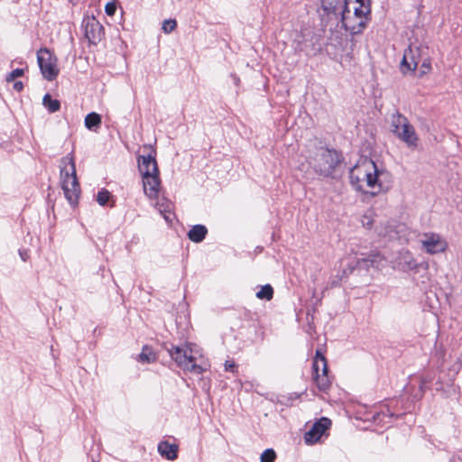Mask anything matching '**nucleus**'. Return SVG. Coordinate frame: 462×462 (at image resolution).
I'll use <instances>...</instances> for the list:
<instances>
[{"label": "nucleus", "mask_w": 462, "mask_h": 462, "mask_svg": "<svg viewBox=\"0 0 462 462\" xmlns=\"http://www.w3.org/2000/svg\"><path fill=\"white\" fill-rule=\"evenodd\" d=\"M273 296V287L269 284H266L264 286H262L260 291H257L256 297L258 299H265L267 300H270Z\"/></svg>", "instance_id": "nucleus-23"}, {"label": "nucleus", "mask_w": 462, "mask_h": 462, "mask_svg": "<svg viewBox=\"0 0 462 462\" xmlns=\"http://www.w3.org/2000/svg\"><path fill=\"white\" fill-rule=\"evenodd\" d=\"M420 51V47L412 44L404 51L401 63L403 72L414 71L417 69L419 62L421 60Z\"/></svg>", "instance_id": "nucleus-8"}, {"label": "nucleus", "mask_w": 462, "mask_h": 462, "mask_svg": "<svg viewBox=\"0 0 462 462\" xmlns=\"http://www.w3.org/2000/svg\"><path fill=\"white\" fill-rule=\"evenodd\" d=\"M42 102H43L44 106L51 113L57 112L60 108V101L57 99H52L51 95H49V94H46L43 97Z\"/></svg>", "instance_id": "nucleus-20"}, {"label": "nucleus", "mask_w": 462, "mask_h": 462, "mask_svg": "<svg viewBox=\"0 0 462 462\" xmlns=\"http://www.w3.org/2000/svg\"><path fill=\"white\" fill-rule=\"evenodd\" d=\"M341 22L344 28L351 34H358L366 26L367 18L351 15V11L348 9L347 3H346L341 13Z\"/></svg>", "instance_id": "nucleus-7"}, {"label": "nucleus", "mask_w": 462, "mask_h": 462, "mask_svg": "<svg viewBox=\"0 0 462 462\" xmlns=\"http://www.w3.org/2000/svg\"><path fill=\"white\" fill-rule=\"evenodd\" d=\"M370 263L371 265H374V263L379 264L382 262V256L379 254H370L367 258H362L358 259L356 261V264L360 265L363 263Z\"/></svg>", "instance_id": "nucleus-25"}, {"label": "nucleus", "mask_w": 462, "mask_h": 462, "mask_svg": "<svg viewBox=\"0 0 462 462\" xmlns=\"http://www.w3.org/2000/svg\"><path fill=\"white\" fill-rule=\"evenodd\" d=\"M177 23L174 19L165 20L162 23V30L165 33H170L175 30Z\"/></svg>", "instance_id": "nucleus-28"}, {"label": "nucleus", "mask_w": 462, "mask_h": 462, "mask_svg": "<svg viewBox=\"0 0 462 462\" xmlns=\"http://www.w3.org/2000/svg\"><path fill=\"white\" fill-rule=\"evenodd\" d=\"M307 159L310 167L324 177H331L341 162L340 155L337 151L321 146L310 151Z\"/></svg>", "instance_id": "nucleus-2"}, {"label": "nucleus", "mask_w": 462, "mask_h": 462, "mask_svg": "<svg viewBox=\"0 0 462 462\" xmlns=\"http://www.w3.org/2000/svg\"><path fill=\"white\" fill-rule=\"evenodd\" d=\"M314 380H315L317 387L320 391H327L330 387L331 380L328 376V365H325L323 363L322 373L315 374Z\"/></svg>", "instance_id": "nucleus-14"}, {"label": "nucleus", "mask_w": 462, "mask_h": 462, "mask_svg": "<svg viewBox=\"0 0 462 462\" xmlns=\"http://www.w3.org/2000/svg\"><path fill=\"white\" fill-rule=\"evenodd\" d=\"M101 125V116L95 113H89L85 117V126L89 130L98 128Z\"/></svg>", "instance_id": "nucleus-18"}, {"label": "nucleus", "mask_w": 462, "mask_h": 462, "mask_svg": "<svg viewBox=\"0 0 462 462\" xmlns=\"http://www.w3.org/2000/svg\"><path fill=\"white\" fill-rule=\"evenodd\" d=\"M105 10L108 15H113L116 10V5L114 3H108L106 4Z\"/></svg>", "instance_id": "nucleus-32"}, {"label": "nucleus", "mask_w": 462, "mask_h": 462, "mask_svg": "<svg viewBox=\"0 0 462 462\" xmlns=\"http://www.w3.org/2000/svg\"><path fill=\"white\" fill-rule=\"evenodd\" d=\"M23 88V85L21 81H16L14 82V88L16 90V91H21Z\"/></svg>", "instance_id": "nucleus-33"}, {"label": "nucleus", "mask_w": 462, "mask_h": 462, "mask_svg": "<svg viewBox=\"0 0 462 462\" xmlns=\"http://www.w3.org/2000/svg\"><path fill=\"white\" fill-rule=\"evenodd\" d=\"M276 458V453L273 448L265 449L260 457L261 462H274Z\"/></svg>", "instance_id": "nucleus-26"}, {"label": "nucleus", "mask_w": 462, "mask_h": 462, "mask_svg": "<svg viewBox=\"0 0 462 462\" xmlns=\"http://www.w3.org/2000/svg\"><path fill=\"white\" fill-rule=\"evenodd\" d=\"M23 75V69H15L6 76V81L10 82Z\"/></svg>", "instance_id": "nucleus-29"}, {"label": "nucleus", "mask_w": 462, "mask_h": 462, "mask_svg": "<svg viewBox=\"0 0 462 462\" xmlns=\"http://www.w3.org/2000/svg\"><path fill=\"white\" fill-rule=\"evenodd\" d=\"M156 359L155 355L151 348L143 346L142 353L139 355V360L142 362L151 363Z\"/></svg>", "instance_id": "nucleus-24"}, {"label": "nucleus", "mask_w": 462, "mask_h": 462, "mask_svg": "<svg viewBox=\"0 0 462 462\" xmlns=\"http://www.w3.org/2000/svg\"><path fill=\"white\" fill-rule=\"evenodd\" d=\"M331 420L328 418H321L316 421L310 430L305 434V441L307 443H314L319 439L324 432L330 427Z\"/></svg>", "instance_id": "nucleus-10"}, {"label": "nucleus", "mask_w": 462, "mask_h": 462, "mask_svg": "<svg viewBox=\"0 0 462 462\" xmlns=\"http://www.w3.org/2000/svg\"><path fill=\"white\" fill-rule=\"evenodd\" d=\"M391 128L395 136L405 143L408 147H417L418 135L414 127L403 115L395 112L391 116Z\"/></svg>", "instance_id": "nucleus-4"}, {"label": "nucleus", "mask_w": 462, "mask_h": 462, "mask_svg": "<svg viewBox=\"0 0 462 462\" xmlns=\"http://www.w3.org/2000/svg\"><path fill=\"white\" fill-rule=\"evenodd\" d=\"M233 79H234V81L236 84H238L239 82V79L236 76V75H232Z\"/></svg>", "instance_id": "nucleus-35"}, {"label": "nucleus", "mask_w": 462, "mask_h": 462, "mask_svg": "<svg viewBox=\"0 0 462 462\" xmlns=\"http://www.w3.org/2000/svg\"><path fill=\"white\" fill-rule=\"evenodd\" d=\"M375 214L373 210H367L361 218V222L364 227L371 229L374 223Z\"/></svg>", "instance_id": "nucleus-22"}, {"label": "nucleus", "mask_w": 462, "mask_h": 462, "mask_svg": "<svg viewBox=\"0 0 462 462\" xmlns=\"http://www.w3.org/2000/svg\"><path fill=\"white\" fill-rule=\"evenodd\" d=\"M323 10L327 14H334L337 13L341 14V9L343 5H341L340 0H321Z\"/></svg>", "instance_id": "nucleus-17"}, {"label": "nucleus", "mask_w": 462, "mask_h": 462, "mask_svg": "<svg viewBox=\"0 0 462 462\" xmlns=\"http://www.w3.org/2000/svg\"><path fill=\"white\" fill-rule=\"evenodd\" d=\"M323 363L328 365L326 357L320 353V351L317 350L312 365L314 375L322 373Z\"/></svg>", "instance_id": "nucleus-19"}, {"label": "nucleus", "mask_w": 462, "mask_h": 462, "mask_svg": "<svg viewBox=\"0 0 462 462\" xmlns=\"http://www.w3.org/2000/svg\"><path fill=\"white\" fill-rule=\"evenodd\" d=\"M144 193L150 198L154 199L158 195L160 179L159 173L143 176Z\"/></svg>", "instance_id": "nucleus-12"}, {"label": "nucleus", "mask_w": 462, "mask_h": 462, "mask_svg": "<svg viewBox=\"0 0 462 462\" xmlns=\"http://www.w3.org/2000/svg\"><path fill=\"white\" fill-rule=\"evenodd\" d=\"M431 69V66H430V62L429 60H422V64H421V67H420V74L423 75V74H426L428 73Z\"/></svg>", "instance_id": "nucleus-31"}, {"label": "nucleus", "mask_w": 462, "mask_h": 462, "mask_svg": "<svg viewBox=\"0 0 462 462\" xmlns=\"http://www.w3.org/2000/svg\"><path fill=\"white\" fill-rule=\"evenodd\" d=\"M85 36L93 44L99 42L104 35V28L95 17L84 20Z\"/></svg>", "instance_id": "nucleus-9"}, {"label": "nucleus", "mask_w": 462, "mask_h": 462, "mask_svg": "<svg viewBox=\"0 0 462 462\" xmlns=\"http://www.w3.org/2000/svg\"><path fill=\"white\" fill-rule=\"evenodd\" d=\"M369 14H370L369 4L361 3L360 5L354 6V12L351 13V15H355L356 17L367 18V15Z\"/></svg>", "instance_id": "nucleus-21"}, {"label": "nucleus", "mask_w": 462, "mask_h": 462, "mask_svg": "<svg viewBox=\"0 0 462 462\" xmlns=\"http://www.w3.org/2000/svg\"><path fill=\"white\" fill-rule=\"evenodd\" d=\"M387 171L379 170L374 161L362 159L349 172L352 186L359 191L375 196L388 188L383 186Z\"/></svg>", "instance_id": "nucleus-1"}, {"label": "nucleus", "mask_w": 462, "mask_h": 462, "mask_svg": "<svg viewBox=\"0 0 462 462\" xmlns=\"http://www.w3.org/2000/svg\"><path fill=\"white\" fill-rule=\"evenodd\" d=\"M177 451L178 447L167 441H162L158 445V452L161 454V456L166 457L169 460H174L177 458Z\"/></svg>", "instance_id": "nucleus-15"}, {"label": "nucleus", "mask_w": 462, "mask_h": 462, "mask_svg": "<svg viewBox=\"0 0 462 462\" xmlns=\"http://www.w3.org/2000/svg\"><path fill=\"white\" fill-rule=\"evenodd\" d=\"M110 199V192L106 189L100 190L97 195V201L99 205L105 206Z\"/></svg>", "instance_id": "nucleus-27"}, {"label": "nucleus", "mask_w": 462, "mask_h": 462, "mask_svg": "<svg viewBox=\"0 0 462 462\" xmlns=\"http://www.w3.org/2000/svg\"><path fill=\"white\" fill-rule=\"evenodd\" d=\"M168 352L178 366L183 370L196 374H201L204 372V369L196 364V357L192 355V350L189 346L184 347L172 346Z\"/></svg>", "instance_id": "nucleus-5"}, {"label": "nucleus", "mask_w": 462, "mask_h": 462, "mask_svg": "<svg viewBox=\"0 0 462 462\" xmlns=\"http://www.w3.org/2000/svg\"><path fill=\"white\" fill-rule=\"evenodd\" d=\"M423 247L430 254H437L445 250V243L440 240L439 236L425 235V239L421 241Z\"/></svg>", "instance_id": "nucleus-13"}, {"label": "nucleus", "mask_w": 462, "mask_h": 462, "mask_svg": "<svg viewBox=\"0 0 462 462\" xmlns=\"http://www.w3.org/2000/svg\"><path fill=\"white\" fill-rule=\"evenodd\" d=\"M208 229L203 225H196L188 233V237L194 243H200L206 237Z\"/></svg>", "instance_id": "nucleus-16"}, {"label": "nucleus", "mask_w": 462, "mask_h": 462, "mask_svg": "<svg viewBox=\"0 0 462 462\" xmlns=\"http://www.w3.org/2000/svg\"><path fill=\"white\" fill-rule=\"evenodd\" d=\"M138 168L142 176L159 173L155 156L152 154L139 156Z\"/></svg>", "instance_id": "nucleus-11"}, {"label": "nucleus", "mask_w": 462, "mask_h": 462, "mask_svg": "<svg viewBox=\"0 0 462 462\" xmlns=\"http://www.w3.org/2000/svg\"><path fill=\"white\" fill-rule=\"evenodd\" d=\"M60 182L64 195L71 205H76L80 193V187L76 174L75 161L71 155L60 161Z\"/></svg>", "instance_id": "nucleus-3"}, {"label": "nucleus", "mask_w": 462, "mask_h": 462, "mask_svg": "<svg viewBox=\"0 0 462 462\" xmlns=\"http://www.w3.org/2000/svg\"><path fill=\"white\" fill-rule=\"evenodd\" d=\"M20 255L23 261H26L25 254H23L22 252H20Z\"/></svg>", "instance_id": "nucleus-36"}, {"label": "nucleus", "mask_w": 462, "mask_h": 462, "mask_svg": "<svg viewBox=\"0 0 462 462\" xmlns=\"http://www.w3.org/2000/svg\"><path fill=\"white\" fill-rule=\"evenodd\" d=\"M361 3H363V4H369V3H368V0H356V3H355V4H356V5H361Z\"/></svg>", "instance_id": "nucleus-34"}, {"label": "nucleus", "mask_w": 462, "mask_h": 462, "mask_svg": "<svg viewBox=\"0 0 462 462\" xmlns=\"http://www.w3.org/2000/svg\"><path fill=\"white\" fill-rule=\"evenodd\" d=\"M225 370L236 373L237 371L236 363L233 360H226L225 363Z\"/></svg>", "instance_id": "nucleus-30"}, {"label": "nucleus", "mask_w": 462, "mask_h": 462, "mask_svg": "<svg viewBox=\"0 0 462 462\" xmlns=\"http://www.w3.org/2000/svg\"><path fill=\"white\" fill-rule=\"evenodd\" d=\"M37 61L43 78L49 81L54 80L59 75L58 60L50 50L43 48L37 52Z\"/></svg>", "instance_id": "nucleus-6"}]
</instances>
